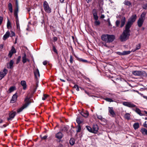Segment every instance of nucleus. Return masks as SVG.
Returning <instances> with one entry per match:
<instances>
[{
  "label": "nucleus",
  "instance_id": "nucleus-1",
  "mask_svg": "<svg viewBox=\"0 0 147 147\" xmlns=\"http://www.w3.org/2000/svg\"><path fill=\"white\" fill-rule=\"evenodd\" d=\"M130 28L125 26V30L120 36V39L122 41H125L128 39L130 36Z\"/></svg>",
  "mask_w": 147,
  "mask_h": 147
},
{
  "label": "nucleus",
  "instance_id": "nucleus-2",
  "mask_svg": "<svg viewBox=\"0 0 147 147\" xmlns=\"http://www.w3.org/2000/svg\"><path fill=\"white\" fill-rule=\"evenodd\" d=\"M115 38V36L114 35L106 34H103L101 36L102 40L106 42H111L114 40Z\"/></svg>",
  "mask_w": 147,
  "mask_h": 147
},
{
  "label": "nucleus",
  "instance_id": "nucleus-3",
  "mask_svg": "<svg viewBox=\"0 0 147 147\" xmlns=\"http://www.w3.org/2000/svg\"><path fill=\"white\" fill-rule=\"evenodd\" d=\"M31 97V96H30V98H28V96H27L26 97L24 100L25 104L22 107L18 109V113H19L21 112L24 109L27 107L30 103L31 102L30 101V99Z\"/></svg>",
  "mask_w": 147,
  "mask_h": 147
},
{
  "label": "nucleus",
  "instance_id": "nucleus-4",
  "mask_svg": "<svg viewBox=\"0 0 147 147\" xmlns=\"http://www.w3.org/2000/svg\"><path fill=\"white\" fill-rule=\"evenodd\" d=\"M137 18V16L136 14L132 15L129 19L125 26L130 28L133 23L135 21Z\"/></svg>",
  "mask_w": 147,
  "mask_h": 147
},
{
  "label": "nucleus",
  "instance_id": "nucleus-5",
  "mask_svg": "<svg viewBox=\"0 0 147 147\" xmlns=\"http://www.w3.org/2000/svg\"><path fill=\"white\" fill-rule=\"evenodd\" d=\"M92 13L94 18L95 20L94 22L95 25L96 26L99 25L100 24V22L99 20H98V16L97 15L96 11L95 9H94L93 10Z\"/></svg>",
  "mask_w": 147,
  "mask_h": 147
},
{
  "label": "nucleus",
  "instance_id": "nucleus-6",
  "mask_svg": "<svg viewBox=\"0 0 147 147\" xmlns=\"http://www.w3.org/2000/svg\"><path fill=\"white\" fill-rule=\"evenodd\" d=\"M43 7L44 10L46 12L50 13L51 12V8L50 7L47 1H45L44 2Z\"/></svg>",
  "mask_w": 147,
  "mask_h": 147
},
{
  "label": "nucleus",
  "instance_id": "nucleus-7",
  "mask_svg": "<svg viewBox=\"0 0 147 147\" xmlns=\"http://www.w3.org/2000/svg\"><path fill=\"white\" fill-rule=\"evenodd\" d=\"M123 104L126 106L130 108H135L136 106L131 102H123Z\"/></svg>",
  "mask_w": 147,
  "mask_h": 147
},
{
  "label": "nucleus",
  "instance_id": "nucleus-8",
  "mask_svg": "<svg viewBox=\"0 0 147 147\" xmlns=\"http://www.w3.org/2000/svg\"><path fill=\"white\" fill-rule=\"evenodd\" d=\"M8 70L5 68H4L3 71L0 72V80H1L7 74Z\"/></svg>",
  "mask_w": 147,
  "mask_h": 147
},
{
  "label": "nucleus",
  "instance_id": "nucleus-9",
  "mask_svg": "<svg viewBox=\"0 0 147 147\" xmlns=\"http://www.w3.org/2000/svg\"><path fill=\"white\" fill-rule=\"evenodd\" d=\"M109 112L110 113L112 117H115L116 114L114 111L113 107H108Z\"/></svg>",
  "mask_w": 147,
  "mask_h": 147
},
{
  "label": "nucleus",
  "instance_id": "nucleus-10",
  "mask_svg": "<svg viewBox=\"0 0 147 147\" xmlns=\"http://www.w3.org/2000/svg\"><path fill=\"white\" fill-rule=\"evenodd\" d=\"M16 112L15 111H12L9 114V118H8V120L13 119L16 115Z\"/></svg>",
  "mask_w": 147,
  "mask_h": 147
},
{
  "label": "nucleus",
  "instance_id": "nucleus-11",
  "mask_svg": "<svg viewBox=\"0 0 147 147\" xmlns=\"http://www.w3.org/2000/svg\"><path fill=\"white\" fill-rule=\"evenodd\" d=\"M131 52L130 51H123L122 52H117L116 53L120 55H124L129 54Z\"/></svg>",
  "mask_w": 147,
  "mask_h": 147
},
{
  "label": "nucleus",
  "instance_id": "nucleus-12",
  "mask_svg": "<svg viewBox=\"0 0 147 147\" xmlns=\"http://www.w3.org/2000/svg\"><path fill=\"white\" fill-rule=\"evenodd\" d=\"M16 8L14 11V15H18V12L19 6L17 0H16Z\"/></svg>",
  "mask_w": 147,
  "mask_h": 147
},
{
  "label": "nucleus",
  "instance_id": "nucleus-13",
  "mask_svg": "<svg viewBox=\"0 0 147 147\" xmlns=\"http://www.w3.org/2000/svg\"><path fill=\"white\" fill-rule=\"evenodd\" d=\"M34 74L35 78L36 79V80L37 81L40 76L39 71L37 68L34 71Z\"/></svg>",
  "mask_w": 147,
  "mask_h": 147
},
{
  "label": "nucleus",
  "instance_id": "nucleus-14",
  "mask_svg": "<svg viewBox=\"0 0 147 147\" xmlns=\"http://www.w3.org/2000/svg\"><path fill=\"white\" fill-rule=\"evenodd\" d=\"M16 51L14 47H12L10 51H9V53L8 54V56L9 57H11L13 54V53H16Z\"/></svg>",
  "mask_w": 147,
  "mask_h": 147
},
{
  "label": "nucleus",
  "instance_id": "nucleus-15",
  "mask_svg": "<svg viewBox=\"0 0 147 147\" xmlns=\"http://www.w3.org/2000/svg\"><path fill=\"white\" fill-rule=\"evenodd\" d=\"M18 98V96L17 94V93H16L13 95L10 101V102L11 103H14L15 102Z\"/></svg>",
  "mask_w": 147,
  "mask_h": 147
},
{
  "label": "nucleus",
  "instance_id": "nucleus-16",
  "mask_svg": "<svg viewBox=\"0 0 147 147\" xmlns=\"http://www.w3.org/2000/svg\"><path fill=\"white\" fill-rule=\"evenodd\" d=\"M76 121L78 124H80L83 122V119L82 116H78L77 118Z\"/></svg>",
  "mask_w": 147,
  "mask_h": 147
},
{
  "label": "nucleus",
  "instance_id": "nucleus-17",
  "mask_svg": "<svg viewBox=\"0 0 147 147\" xmlns=\"http://www.w3.org/2000/svg\"><path fill=\"white\" fill-rule=\"evenodd\" d=\"M14 63V61L11 60H10L9 63H7V67L9 69H12L13 68V65Z\"/></svg>",
  "mask_w": 147,
  "mask_h": 147
},
{
  "label": "nucleus",
  "instance_id": "nucleus-18",
  "mask_svg": "<svg viewBox=\"0 0 147 147\" xmlns=\"http://www.w3.org/2000/svg\"><path fill=\"white\" fill-rule=\"evenodd\" d=\"M63 135L62 133L60 132H59L57 133L55 135L56 138L60 140L62 138Z\"/></svg>",
  "mask_w": 147,
  "mask_h": 147
},
{
  "label": "nucleus",
  "instance_id": "nucleus-19",
  "mask_svg": "<svg viewBox=\"0 0 147 147\" xmlns=\"http://www.w3.org/2000/svg\"><path fill=\"white\" fill-rule=\"evenodd\" d=\"M22 62L24 63H26L27 61H30V60L26 58V55L25 53H24V56L22 57Z\"/></svg>",
  "mask_w": 147,
  "mask_h": 147
},
{
  "label": "nucleus",
  "instance_id": "nucleus-20",
  "mask_svg": "<svg viewBox=\"0 0 147 147\" xmlns=\"http://www.w3.org/2000/svg\"><path fill=\"white\" fill-rule=\"evenodd\" d=\"M16 19V24L17 28L18 29H20V24L19 23L18 17V15H14Z\"/></svg>",
  "mask_w": 147,
  "mask_h": 147
},
{
  "label": "nucleus",
  "instance_id": "nucleus-21",
  "mask_svg": "<svg viewBox=\"0 0 147 147\" xmlns=\"http://www.w3.org/2000/svg\"><path fill=\"white\" fill-rule=\"evenodd\" d=\"M10 35V32L8 31L3 36V39L4 40H5Z\"/></svg>",
  "mask_w": 147,
  "mask_h": 147
},
{
  "label": "nucleus",
  "instance_id": "nucleus-22",
  "mask_svg": "<svg viewBox=\"0 0 147 147\" xmlns=\"http://www.w3.org/2000/svg\"><path fill=\"white\" fill-rule=\"evenodd\" d=\"M92 133H96L97 132L98 130V126L97 125H93Z\"/></svg>",
  "mask_w": 147,
  "mask_h": 147
},
{
  "label": "nucleus",
  "instance_id": "nucleus-23",
  "mask_svg": "<svg viewBox=\"0 0 147 147\" xmlns=\"http://www.w3.org/2000/svg\"><path fill=\"white\" fill-rule=\"evenodd\" d=\"M140 131L143 135H147V130L146 129L142 128L141 129Z\"/></svg>",
  "mask_w": 147,
  "mask_h": 147
},
{
  "label": "nucleus",
  "instance_id": "nucleus-24",
  "mask_svg": "<svg viewBox=\"0 0 147 147\" xmlns=\"http://www.w3.org/2000/svg\"><path fill=\"white\" fill-rule=\"evenodd\" d=\"M21 84L23 87V90H26V88L27 86L26 82L24 80L22 81H21Z\"/></svg>",
  "mask_w": 147,
  "mask_h": 147
},
{
  "label": "nucleus",
  "instance_id": "nucleus-25",
  "mask_svg": "<svg viewBox=\"0 0 147 147\" xmlns=\"http://www.w3.org/2000/svg\"><path fill=\"white\" fill-rule=\"evenodd\" d=\"M125 17H123L122 18L121 20V24L120 27H122L125 25Z\"/></svg>",
  "mask_w": 147,
  "mask_h": 147
},
{
  "label": "nucleus",
  "instance_id": "nucleus-26",
  "mask_svg": "<svg viewBox=\"0 0 147 147\" xmlns=\"http://www.w3.org/2000/svg\"><path fill=\"white\" fill-rule=\"evenodd\" d=\"M144 20L140 19H139L138 21V24L139 27H140L142 26Z\"/></svg>",
  "mask_w": 147,
  "mask_h": 147
},
{
  "label": "nucleus",
  "instance_id": "nucleus-27",
  "mask_svg": "<svg viewBox=\"0 0 147 147\" xmlns=\"http://www.w3.org/2000/svg\"><path fill=\"white\" fill-rule=\"evenodd\" d=\"M140 71H134L132 72V74L136 76H140Z\"/></svg>",
  "mask_w": 147,
  "mask_h": 147
},
{
  "label": "nucleus",
  "instance_id": "nucleus-28",
  "mask_svg": "<svg viewBox=\"0 0 147 147\" xmlns=\"http://www.w3.org/2000/svg\"><path fill=\"white\" fill-rule=\"evenodd\" d=\"M146 15V13L145 12H143L141 15L140 17L139 18V19L144 20L145 17Z\"/></svg>",
  "mask_w": 147,
  "mask_h": 147
},
{
  "label": "nucleus",
  "instance_id": "nucleus-29",
  "mask_svg": "<svg viewBox=\"0 0 147 147\" xmlns=\"http://www.w3.org/2000/svg\"><path fill=\"white\" fill-rule=\"evenodd\" d=\"M141 45L140 44H138V45H136V48L135 49H133L132 50V51L133 52H135L136 51L139 49L140 48Z\"/></svg>",
  "mask_w": 147,
  "mask_h": 147
},
{
  "label": "nucleus",
  "instance_id": "nucleus-30",
  "mask_svg": "<svg viewBox=\"0 0 147 147\" xmlns=\"http://www.w3.org/2000/svg\"><path fill=\"white\" fill-rule=\"evenodd\" d=\"M81 114L82 116L85 117H87L88 115V113L87 112H82Z\"/></svg>",
  "mask_w": 147,
  "mask_h": 147
},
{
  "label": "nucleus",
  "instance_id": "nucleus-31",
  "mask_svg": "<svg viewBox=\"0 0 147 147\" xmlns=\"http://www.w3.org/2000/svg\"><path fill=\"white\" fill-rule=\"evenodd\" d=\"M133 127L135 129H138L139 127V125L138 123H134L133 125Z\"/></svg>",
  "mask_w": 147,
  "mask_h": 147
},
{
  "label": "nucleus",
  "instance_id": "nucleus-32",
  "mask_svg": "<svg viewBox=\"0 0 147 147\" xmlns=\"http://www.w3.org/2000/svg\"><path fill=\"white\" fill-rule=\"evenodd\" d=\"M15 87L14 86H12L10 87L8 91V92L9 93H10L13 92L15 90Z\"/></svg>",
  "mask_w": 147,
  "mask_h": 147
},
{
  "label": "nucleus",
  "instance_id": "nucleus-33",
  "mask_svg": "<svg viewBox=\"0 0 147 147\" xmlns=\"http://www.w3.org/2000/svg\"><path fill=\"white\" fill-rule=\"evenodd\" d=\"M140 76L141 77H144L147 76L146 73L145 71H140Z\"/></svg>",
  "mask_w": 147,
  "mask_h": 147
},
{
  "label": "nucleus",
  "instance_id": "nucleus-34",
  "mask_svg": "<svg viewBox=\"0 0 147 147\" xmlns=\"http://www.w3.org/2000/svg\"><path fill=\"white\" fill-rule=\"evenodd\" d=\"M8 7L10 12L12 13L13 12V9L12 4L11 3H9Z\"/></svg>",
  "mask_w": 147,
  "mask_h": 147
},
{
  "label": "nucleus",
  "instance_id": "nucleus-35",
  "mask_svg": "<svg viewBox=\"0 0 147 147\" xmlns=\"http://www.w3.org/2000/svg\"><path fill=\"white\" fill-rule=\"evenodd\" d=\"M136 110H135V111L138 113V114L140 115H142V114L141 113V111L138 108H137V107H136Z\"/></svg>",
  "mask_w": 147,
  "mask_h": 147
},
{
  "label": "nucleus",
  "instance_id": "nucleus-36",
  "mask_svg": "<svg viewBox=\"0 0 147 147\" xmlns=\"http://www.w3.org/2000/svg\"><path fill=\"white\" fill-rule=\"evenodd\" d=\"M97 117L98 119L102 121H104L105 120V119L103 118L100 115H97Z\"/></svg>",
  "mask_w": 147,
  "mask_h": 147
},
{
  "label": "nucleus",
  "instance_id": "nucleus-37",
  "mask_svg": "<svg viewBox=\"0 0 147 147\" xmlns=\"http://www.w3.org/2000/svg\"><path fill=\"white\" fill-rule=\"evenodd\" d=\"M124 3L125 5L128 6H129L131 5V3L127 0H125L124 2Z\"/></svg>",
  "mask_w": 147,
  "mask_h": 147
},
{
  "label": "nucleus",
  "instance_id": "nucleus-38",
  "mask_svg": "<svg viewBox=\"0 0 147 147\" xmlns=\"http://www.w3.org/2000/svg\"><path fill=\"white\" fill-rule=\"evenodd\" d=\"M124 117L125 119L129 120L130 118V115L129 113H126L125 114Z\"/></svg>",
  "mask_w": 147,
  "mask_h": 147
},
{
  "label": "nucleus",
  "instance_id": "nucleus-39",
  "mask_svg": "<svg viewBox=\"0 0 147 147\" xmlns=\"http://www.w3.org/2000/svg\"><path fill=\"white\" fill-rule=\"evenodd\" d=\"M104 99L106 101L109 102H113L114 101L111 98H104Z\"/></svg>",
  "mask_w": 147,
  "mask_h": 147
},
{
  "label": "nucleus",
  "instance_id": "nucleus-40",
  "mask_svg": "<svg viewBox=\"0 0 147 147\" xmlns=\"http://www.w3.org/2000/svg\"><path fill=\"white\" fill-rule=\"evenodd\" d=\"M86 128L89 132L92 133V129L90 127L88 126H86Z\"/></svg>",
  "mask_w": 147,
  "mask_h": 147
},
{
  "label": "nucleus",
  "instance_id": "nucleus-41",
  "mask_svg": "<svg viewBox=\"0 0 147 147\" xmlns=\"http://www.w3.org/2000/svg\"><path fill=\"white\" fill-rule=\"evenodd\" d=\"M69 143L71 145H73L74 144L75 141L73 139H71L69 140Z\"/></svg>",
  "mask_w": 147,
  "mask_h": 147
},
{
  "label": "nucleus",
  "instance_id": "nucleus-42",
  "mask_svg": "<svg viewBox=\"0 0 147 147\" xmlns=\"http://www.w3.org/2000/svg\"><path fill=\"white\" fill-rule=\"evenodd\" d=\"M52 46H53V51L55 53H56V54H58L57 51V50L56 49V48L55 47L54 45H53Z\"/></svg>",
  "mask_w": 147,
  "mask_h": 147
},
{
  "label": "nucleus",
  "instance_id": "nucleus-43",
  "mask_svg": "<svg viewBox=\"0 0 147 147\" xmlns=\"http://www.w3.org/2000/svg\"><path fill=\"white\" fill-rule=\"evenodd\" d=\"M48 96V95H47L46 94H44L43 96L42 97V99L43 100H45V99L47 98V97Z\"/></svg>",
  "mask_w": 147,
  "mask_h": 147
},
{
  "label": "nucleus",
  "instance_id": "nucleus-44",
  "mask_svg": "<svg viewBox=\"0 0 147 147\" xmlns=\"http://www.w3.org/2000/svg\"><path fill=\"white\" fill-rule=\"evenodd\" d=\"M73 87L74 88H76L77 91H78L79 90L78 85H75Z\"/></svg>",
  "mask_w": 147,
  "mask_h": 147
},
{
  "label": "nucleus",
  "instance_id": "nucleus-45",
  "mask_svg": "<svg viewBox=\"0 0 147 147\" xmlns=\"http://www.w3.org/2000/svg\"><path fill=\"white\" fill-rule=\"evenodd\" d=\"M7 27L8 28H9V27H11V23L10 22H9V20H8V21L7 23Z\"/></svg>",
  "mask_w": 147,
  "mask_h": 147
},
{
  "label": "nucleus",
  "instance_id": "nucleus-46",
  "mask_svg": "<svg viewBox=\"0 0 147 147\" xmlns=\"http://www.w3.org/2000/svg\"><path fill=\"white\" fill-rule=\"evenodd\" d=\"M70 63H72L73 62V57L72 55H71L70 57Z\"/></svg>",
  "mask_w": 147,
  "mask_h": 147
},
{
  "label": "nucleus",
  "instance_id": "nucleus-47",
  "mask_svg": "<svg viewBox=\"0 0 147 147\" xmlns=\"http://www.w3.org/2000/svg\"><path fill=\"white\" fill-rule=\"evenodd\" d=\"M103 2L102 1H101L99 2V5L100 7H101V6L103 5Z\"/></svg>",
  "mask_w": 147,
  "mask_h": 147
},
{
  "label": "nucleus",
  "instance_id": "nucleus-48",
  "mask_svg": "<svg viewBox=\"0 0 147 147\" xmlns=\"http://www.w3.org/2000/svg\"><path fill=\"white\" fill-rule=\"evenodd\" d=\"M21 58V56H19L18 57V59L17 60V61L16 62V64H18L19 62L20 61Z\"/></svg>",
  "mask_w": 147,
  "mask_h": 147
},
{
  "label": "nucleus",
  "instance_id": "nucleus-49",
  "mask_svg": "<svg viewBox=\"0 0 147 147\" xmlns=\"http://www.w3.org/2000/svg\"><path fill=\"white\" fill-rule=\"evenodd\" d=\"M120 22L119 20H117L115 22L116 25L117 26H118L119 25Z\"/></svg>",
  "mask_w": 147,
  "mask_h": 147
},
{
  "label": "nucleus",
  "instance_id": "nucleus-50",
  "mask_svg": "<svg viewBox=\"0 0 147 147\" xmlns=\"http://www.w3.org/2000/svg\"><path fill=\"white\" fill-rule=\"evenodd\" d=\"M10 37L14 36H15V33L13 31L11 32V34H10Z\"/></svg>",
  "mask_w": 147,
  "mask_h": 147
},
{
  "label": "nucleus",
  "instance_id": "nucleus-51",
  "mask_svg": "<svg viewBox=\"0 0 147 147\" xmlns=\"http://www.w3.org/2000/svg\"><path fill=\"white\" fill-rule=\"evenodd\" d=\"M81 127L80 126H79L77 130V132H80L81 130Z\"/></svg>",
  "mask_w": 147,
  "mask_h": 147
},
{
  "label": "nucleus",
  "instance_id": "nucleus-52",
  "mask_svg": "<svg viewBox=\"0 0 147 147\" xmlns=\"http://www.w3.org/2000/svg\"><path fill=\"white\" fill-rule=\"evenodd\" d=\"M147 7V3H146L143 5V8L145 9H146Z\"/></svg>",
  "mask_w": 147,
  "mask_h": 147
},
{
  "label": "nucleus",
  "instance_id": "nucleus-53",
  "mask_svg": "<svg viewBox=\"0 0 147 147\" xmlns=\"http://www.w3.org/2000/svg\"><path fill=\"white\" fill-rule=\"evenodd\" d=\"M3 18L2 17H0V25L2 23Z\"/></svg>",
  "mask_w": 147,
  "mask_h": 147
},
{
  "label": "nucleus",
  "instance_id": "nucleus-54",
  "mask_svg": "<svg viewBox=\"0 0 147 147\" xmlns=\"http://www.w3.org/2000/svg\"><path fill=\"white\" fill-rule=\"evenodd\" d=\"M47 136L45 135L42 137H41V138L42 139L45 140L47 138Z\"/></svg>",
  "mask_w": 147,
  "mask_h": 147
},
{
  "label": "nucleus",
  "instance_id": "nucleus-55",
  "mask_svg": "<svg viewBox=\"0 0 147 147\" xmlns=\"http://www.w3.org/2000/svg\"><path fill=\"white\" fill-rule=\"evenodd\" d=\"M144 126L146 127H147V121H146L144 123Z\"/></svg>",
  "mask_w": 147,
  "mask_h": 147
},
{
  "label": "nucleus",
  "instance_id": "nucleus-56",
  "mask_svg": "<svg viewBox=\"0 0 147 147\" xmlns=\"http://www.w3.org/2000/svg\"><path fill=\"white\" fill-rule=\"evenodd\" d=\"M38 80L37 81L36 80V88L34 90V92H35L36 91L37 88V87H38Z\"/></svg>",
  "mask_w": 147,
  "mask_h": 147
},
{
  "label": "nucleus",
  "instance_id": "nucleus-57",
  "mask_svg": "<svg viewBox=\"0 0 147 147\" xmlns=\"http://www.w3.org/2000/svg\"><path fill=\"white\" fill-rule=\"evenodd\" d=\"M85 92L89 96H92V97H96V96H91L89 94V93L87 92L86 91H85Z\"/></svg>",
  "mask_w": 147,
  "mask_h": 147
},
{
  "label": "nucleus",
  "instance_id": "nucleus-58",
  "mask_svg": "<svg viewBox=\"0 0 147 147\" xmlns=\"http://www.w3.org/2000/svg\"><path fill=\"white\" fill-rule=\"evenodd\" d=\"M53 40L54 41H56L57 40V38L56 37H54L53 38Z\"/></svg>",
  "mask_w": 147,
  "mask_h": 147
},
{
  "label": "nucleus",
  "instance_id": "nucleus-59",
  "mask_svg": "<svg viewBox=\"0 0 147 147\" xmlns=\"http://www.w3.org/2000/svg\"><path fill=\"white\" fill-rule=\"evenodd\" d=\"M47 63V62L46 61H44L43 62V64L44 65H46Z\"/></svg>",
  "mask_w": 147,
  "mask_h": 147
},
{
  "label": "nucleus",
  "instance_id": "nucleus-60",
  "mask_svg": "<svg viewBox=\"0 0 147 147\" xmlns=\"http://www.w3.org/2000/svg\"><path fill=\"white\" fill-rule=\"evenodd\" d=\"M82 62H87L88 61L87 60L81 59L80 60Z\"/></svg>",
  "mask_w": 147,
  "mask_h": 147
},
{
  "label": "nucleus",
  "instance_id": "nucleus-61",
  "mask_svg": "<svg viewBox=\"0 0 147 147\" xmlns=\"http://www.w3.org/2000/svg\"><path fill=\"white\" fill-rule=\"evenodd\" d=\"M105 17V16L103 14H101L100 16V18L103 19Z\"/></svg>",
  "mask_w": 147,
  "mask_h": 147
},
{
  "label": "nucleus",
  "instance_id": "nucleus-62",
  "mask_svg": "<svg viewBox=\"0 0 147 147\" xmlns=\"http://www.w3.org/2000/svg\"><path fill=\"white\" fill-rule=\"evenodd\" d=\"M3 44L0 45V49H2L3 48Z\"/></svg>",
  "mask_w": 147,
  "mask_h": 147
},
{
  "label": "nucleus",
  "instance_id": "nucleus-63",
  "mask_svg": "<svg viewBox=\"0 0 147 147\" xmlns=\"http://www.w3.org/2000/svg\"><path fill=\"white\" fill-rule=\"evenodd\" d=\"M142 97L145 99H146V100H147V96H144V95H143L142 96Z\"/></svg>",
  "mask_w": 147,
  "mask_h": 147
},
{
  "label": "nucleus",
  "instance_id": "nucleus-64",
  "mask_svg": "<svg viewBox=\"0 0 147 147\" xmlns=\"http://www.w3.org/2000/svg\"><path fill=\"white\" fill-rule=\"evenodd\" d=\"M91 1V0H86V2L88 3L89 2H90Z\"/></svg>",
  "mask_w": 147,
  "mask_h": 147
}]
</instances>
